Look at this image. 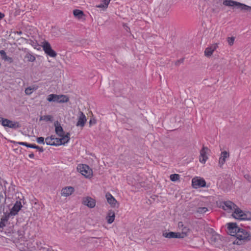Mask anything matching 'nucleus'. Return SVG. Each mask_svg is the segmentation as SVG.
Segmentation results:
<instances>
[{"instance_id":"1","label":"nucleus","mask_w":251,"mask_h":251,"mask_svg":"<svg viewBox=\"0 0 251 251\" xmlns=\"http://www.w3.org/2000/svg\"><path fill=\"white\" fill-rule=\"evenodd\" d=\"M235 237L237 239L234 241L233 243L239 245L251 240L250 233L246 229L242 228H240L239 230H238Z\"/></svg>"},{"instance_id":"2","label":"nucleus","mask_w":251,"mask_h":251,"mask_svg":"<svg viewBox=\"0 0 251 251\" xmlns=\"http://www.w3.org/2000/svg\"><path fill=\"white\" fill-rule=\"evenodd\" d=\"M232 215L234 218L240 220H251V212L244 211L239 208L238 206L236 207Z\"/></svg>"},{"instance_id":"3","label":"nucleus","mask_w":251,"mask_h":251,"mask_svg":"<svg viewBox=\"0 0 251 251\" xmlns=\"http://www.w3.org/2000/svg\"><path fill=\"white\" fill-rule=\"evenodd\" d=\"M223 4L226 6H237L238 7L240 8L242 10L249 11H251V6L232 0H224Z\"/></svg>"},{"instance_id":"4","label":"nucleus","mask_w":251,"mask_h":251,"mask_svg":"<svg viewBox=\"0 0 251 251\" xmlns=\"http://www.w3.org/2000/svg\"><path fill=\"white\" fill-rule=\"evenodd\" d=\"M48 101L51 102H57L59 103H63L68 102L69 100V98L63 95H57L56 94H50L47 98Z\"/></svg>"},{"instance_id":"5","label":"nucleus","mask_w":251,"mask_h":251,"mask_svg":"<svg viewBox=\"0 0 251 251\" xmlns=\"http://www.w3.org/2000/svg\"><path fill=\"white\" fill-rule=\"evenodd\" d=\"M42 43L43 49L47 55L51 57H55L56 56L57 53L52 49L50 44L49 42L45 41Z\"/></svg>"},{"instance_id":"6","label":"nucleus","mask_w":251,"mask_h":251,"mask_svg":"<svg viewBox=\"0 0 251 251\" xmlns=\"http://www.w3.org/2000/svg\"><path fill=\"white\" fill-rule=\"evenodd\" d=\"M0 122L1 125L4 127H8L13 129H16L21 127L20 125L18 122L12 121L7 119L1 118Z\"/></svg>"},{"instance_id":"7","label":"nucleus","mask_w":251,"mask_h":251,"mask_svg":"<svg viewBox=\"0 0 251 251\" xmlns=\"http://www.w3.org/2000/svg\"><path fill=\"white\" fill-rule=\"evenodd\" d=\"M78 169L80 173L86 178H90L92 176V170L87 165L82 164L79 166Z\"/></svg>"},{"instance_id":"8","label":"nucleus","mask_w":251,"mask_h":251,"mask_svg":"<svg viewBox=\"0 0 251 251\" xmlns=\"http://www.w3.org/2000/svg\"><path fill=\"white\" fill-rule=\"evenodd\" d=\"M227 232L232 236H235L236 233L238 232L240 229L236 223H229L227 224Z\"/></svg>"},{"instance_id":"9","label":"nucleus","mask_w":251,"mask_h":251,"mask_svg":"<svg viewBox=\"0 0 251 251\" xmlns=\"http://www.w3.org/2000/svg\"><path fill=\"white\" fill-rule=\"evenodd\" d=\"M221 206L224 210L230 212L235 210L237 205L232 201H228L223 202L221 203Z\"/></svg>"},{"instance_id":"10","label":"nucleus","mask_w":251,"mask_h":251,"mask_svg":"<svg viewBox=\"0 0 251 251\" xmlns=\"http://www.w3.org/2000/svg\"><path fill=\"white\" fill-rule=\"evenodd\" d=\"M192 185L194 188L204 187L206 186V182L203 178H194L192 180Z\"/></svg>"},{"instance_id":"11","label":"nucleus","mask_w":251,"mask_h":251,"mask_svg":"<svg viewBox=\"0 0 251 251\" xmlns=\"http://www.w3.org/2000/svg\"><path fill=\"white\" fill-rule=\"evenodd\" d=\"M82 203L89 208H93L96 205V201L90 197H84L82 199Z\"/></svg>"},{"instance_id":"12","label":"nucleus","mask_w":251,"mask_h":251,"mask_svg":"<svg viewBox=\"0 0 251 251\" xmlns=\"http://www.w3.org/2000/svg\"><path fill=\"white\" fill-rule=\"evenodd\" d=\"M208 150L207 147H203L202 149L200 151V162L204 164L206 161L208 159V157L206 155L207 151Z\"/></svg>"},{"instance_id":"13","label":"nucleus","mask_w":251,"mask_h":251,"mask_svg":"<svg viewBox=\"0 0 251 251\" xmlns=\"http://www.w3.org/2000/svg\"><path fill=\"white\" fill-rule=\"evenodd\" d=\"M22 207V205L21 202L20 201H16L11 208L9 214L11 215H15L17 214Z\"/></svg>"},{"instance_id":"14","label":"nucleus","mask_w":251,"mask_h":251,"mask_svg":"<svg viewBox=\"0 0 251 251\" xmlns=\"http://www.w3.org/2000/svg\"><path fill=\"white\" fill-rule=\"evenodd\" d=\"M79 115L76 126H80L81 127H83L85 124L87 119L85 115L82 112L79 111Z\"/></svg>"},{"instance_id":"15","label":"nucleus","mask_w":251,"mask_h":251,"mask_svg":"<svg viewBox=\"0 0 251 251\" xmlns=\"http://www.w3.org/2000/svg\"><path fill=\"white\" fill-rule=\"evenodd\" d=\"M217 44H214L211 45L210 46L206 48L204 51V55L206 57H210L213 54V52L218 48Z\"/></svg>"},{"instance_id":"16","label":"nucleus","mask_w":251,"mask_h":251,"mask_svg":"<svg viewBox=\"0 0 251 251\" xmlns=\"http://www.w3.org/2000/svg\"><path fill=\"white\" fill-rule=\"evenodd\" d=\"M75 191L74 187L71 186L63 188L61 190V195L64 197L70 196Z\"/></svg>"},{"instance_id":"17","label":"nucleus","mask_w":251,"mask_h":251,"mask_svg":"<svg viewBox=\"0 0 251 251\" xmlns=\"http://www.w3.org/2000/svg\"><path fill=\"white\" fill-rule=\"evenodd\" d=\"M229 156V153L226 151H222L221 152V156L219 160V165L220 168L222 167V166L226 162V160L227 158Z\"/></svg>"},{"instance_id":"18","label":"nucleus","mask_w":251,"mask_h":251,"mask_svg":"<svg viewBox=\"0 0 251 251\" xmlns=\"http://www.w3.org/2000/svg\"><path fill=\"white\" fill-rule=\"evenodd\" d=\"M163 236L168 238H182L180 232H165L163 233Z\"/></svg>"},{"instance_id":"19","label":"nucleus","mask_w":251,"mask_h":251,"mask_svg":"<svg viewBox=\"0 0 251 251\" xmlns=\"http://www.w3.org/2000/svg\"><path fill=\"white\" fill-rule=\"evenodd\" d=\"M54 126L56 134L59 136H62L64 132L62 127L61 126V125L58 121H57L54 122Z\"/></svg>"},{"instance_id":"20","label":"nucleus","mask_w":251,"mask_h":251,"mask_svg":"<svg viewBox=\"0 0 251 251\" xmlns=\"http://www.w3.org/2000/svg\"><path fill=\"white\" fill-rule=\"evenodd\" d=\"M0 55L2 60L5 61H7L9 63H12L13 62V59L12 57H9L6 55V53L4 50H0Z\"/></svg>"},{"instance_id":"21","label":"nucleus","mask_w":251,"mask_h":251,"mask_svg":"<svg viewBox=\"0 0 251 251\" xmlns=\"http://www.w3.org/2000/svg\"><path fill=\"white\" fill-rule=\"evenodd\" d=\"M105 196H106L107 202L110 205H111V206H112L113 207L115 206L116 203L117 202V201L112 196V195L110 193H107L106 194Z\"/></svg>"},{"instance_id":"22","label":"nucleus","mask_w":251,"mask_h":251,"mask_svg":"<svg viewBox=\"0 0 251 251\" xmlns=\"http://www.w3.org/2000/svg\"><path fill=\"white\" fill-rule=\"evenodd\" d=\"M115 214L113 210L109 211L106 217L107 222L108 224L112 223L115 219Z\"/></svg>"},{"instance_id":"23","label":"nucleus","mask_w":251,"mask_h":251,"mask_svg":"<svg viewBox=\"0 0 251 251\" xmlns=\"http://www.w3.org/2000/svg\"><path fill=\"white\" fill-rule=\"evenodd\" d=\"M110 0H101V3L97 5L96 7L101 8L103 10H105L109 3Z\"/></svg>"},{"instance_id":"24","label":"nucleus","mask_w":251,"mask_h":251,"mask_svg":"<svg viewBox=\"0 0 251 251\" xmlns=\"http://www.w3.org/2000/svg\"><path fill=\"white\" fill-rule=\"evenodd\" d=\"M70 134L69 132L67 133L66 134L64 135V133L63 134V135L62 136H60L61 141H62V144H65L66 143H67L69 142L70 138Z\"/></svg>"},{"instance_id":"25","label":"nucleus","mask_w":251,"mask_h":251,"mask_svg":"<svg viewBox=\"0 0 251 251\" xmlns=\"http://www.w3.org/2000/svg\"><path fill=\"white\" fill-rule=\"evenodd\" d=\"M73 14L75 17L78 19H82L84 15L83 12L78 9L74 10L73 11Z\"/></svg>"},{"instance_id":"26","label":"nucleus","mask_w":251,"mask_h":251,"mask_svg":"<svg viewBox=\"0 0 251 251\" xmlns=\"http://www.w3.org/2000/svg\"><path fill=\"white\" fill-rule=\"evenodd\" d=\"M8 219L9 216L6 215L2 217L1 218L0 222V228H3L4 226H5V223L8 221Z\"/></svg>"},{"instance_id":"27","label":"nucleus","mask_w":251,"mask_h":251,"mask_svg":"<svg viewBox=\"0 0 251 251\" xmlns=\"http://www.w3.org/2000/svg\"><path fill=\"white\" fill-rule=\"evenodd\" d=\"M25 58L27 59L29 62H34L36 59L35 57L29 52L26 53Z\"/></svg>"},{"instance_id":"28","label":"nucleus","mask_w":251,"mask_h":251,"mask_svg":"<svg viewBox=\"0 0 251 251\" xmlns=\"http://www.w3.org/2000/svg\"><path fill=\"white\" fill-rule=\"evenodd\" d=\"M181 230L182 232L180 233V235L182 238H183L188 235L190 229L188 227L185 226L182 228Z\"/></svg>"},{"instance_id":"29","label":"nucleus","mask_w":251,"mask_h":251,"mask_svg":"<svg viewBox=\"0 0 251 251\" xmlns=\"http://www.w3.org/2000/svg\"><path fill=\"white\" fill-rule=\"evenodd\" d=\"M52 119V117L50 115H45L43 116H41L40 118V121H51Z\"/></svg>"},{"instance_id":"30","label":"nucleus","mask_w":251,"mask_h":251,"mask_svg":"<svg viewBox=\"0 0 251 251\" xmlns=\"http://www.w3.org/2000/svg\"><path fill=\"white\" fill-rule=\"evenodd\" d=\"M208 211V209L206 207H198L197 210V212L201 214L205 213Z\"/></svg>"},{"instance_id":"31","label":"nucleus","mask_w":251,"mask_h":251,"mask_svg":"<svg viewBox=\"0 0 251 251\" xmlns=\"http://www.w3.org/2000/svg\"><path fill=\"white\" fill-rule=\"evenodd\" d=\"M170 179L172 181H176L179 179L180 176L178 174H172L170 176Z\"/></svg>"},{"instance_id":"32","label":"nucleus","mask_w":251,"mask_h":251,"mask_svg":"<svg viewBox=\"0 0 251 251\" xmlns=\"http://www.w3.org/2000/svg\"><path fill=\"white\" fill-rule=\"evenodd\" d=\"M220 237L219 235H212L211 237V242L215 243L218 242L219 240H220Z\"/></svg>"},{"instance_id":"33","label":"nucleus","mask_w":251,"mask_h":251,"mask_svg":"<svg viewBox=\"0 0 251 251\" xmlns=\"http://www.w3.org/2000/svg\"><path fill=\"white\" fill-rule=\"evenodd\" d=\"M62 145L60 138H56L53 141V146H58Z\"/></svg>"},{"instance_id":"34","label":"nucleus","mask_w":251,"mask_h":251,"mask_svg":"<svg viewBox=\"0 0 251 251\" xmlns=\"http://www.w3.org/2000/svg\"><path fill=\"white\" fill-rule=\"evenodd\" d=\"M33 90L34 88H31V87H27L25 90V93L27 95H29L32 93Z\"/></svg>"},{"instance_id":"35","label":"nucleus","mask_w":251,"mask_h":251,"mask_svg":"<svg viewBox=\"0 0 251 251\" xmlns=\"http://www.w3.org/2000/svg\"><path fill=\"white\" fill-rule=\"evenodd\" d=\"M234 40L235 37H228L227 38V41L229 46H232L233 45Z\"/></svg>"},{"instance_id":"36","label":"nucleus","mask_w":251,"mask_h":251,"mask_svg":"<svg viewBox=\"0 0 251 251\" xmlns=\"http://www.w3.org/2000/svg\"><path fill=\"white\" fill-rule=\"evenodd\" d=\"M15 143L19 144V145L26 146V147H28V148H30L31 145V144H28L26 142H15Z\"/></svg>"},{"instance_id":"37","label":"nucleus","mask_w":251,"mask_h":251,"mask_svg":"<svg viewBox=\"0 0 251 251\" xmlns=\"http://www.w3.org/2000/svg\"><path fill=\"white\" fill-rule=\"evenodd\" d=\"M45 141H46V144L48 145L53 146V141H52L50 138H49L48 137L45 139Z\"/></svg>"},{"instance_id":"38","label":"nucleus","mask_w":251,"mask_h":251,"mask_svg":"<svg viewBox=\"0 0 251 251\" xmlns=\"http://www.w3.org/2000/svg\"><path fill=\"white\" fill-rule=\"evenodd\" d=\"M36 140L39 144H45L44 138L43 137H37Z\"/></svg>"},{"instance_id":"39","label":"nucleus","mask_w":251,"mask_h":251,"mask_svg":"<svg viewBox=\"0 0 251 251\" xmlns=\"http://www.w3.org/2000/svg\"><path fill=\"white\" fill-rule=\"evenodd\" d=\"M178 226L180 229H182V228L185 227V226H184L183 222H179L178 223Z\"/></svg>"},{"instance_id":"40","label":"nucleus","mask_w":251,"mask_h":251,"mask_svg":"<svg viewBox=\"0 0 251 251\" xmlns=\"http://www.w3.org/2000/svg\"><path fill=\"white\" fill-rule=\"evenodd\" d=\"M183 60H184L183 59H181L180 60H177L175 63V65H177V66L179 65L180 63H181L183 62Z\"/></svg>"},{"instance_id":"41","label":"nucleus","mask_w":251,"mask_h":251,"mask_svg":"<svg viewBox=\"0 0 251 251\" xmlns=\"http://www.w3.org/2000/svg\"><path fill=\"white\" fill-rule=\"evenodd\" d=\"M96 121L95 120H90L89 121V125L91 126L92 124H95Z\"/></svg>"},{"instance_id":"42","label":"nucleus","mask_w":251,"mask_h":251,"mask_svg":"<svg viewBox=\"0 0 251 251\" xmlns=\"http://www.w3.org/2000/svg\"><path fill=\"white\" fill-rule=\"evenodd\" d=\"M37 150H39V151L41 152H42L44 151V149L42 147H38V149Z\"/></svg>"},{"instance_id":"43","label":"nucleus","mask_w":251,"mask_h":251,"mask_svg":"<svg viewBox=\"0 0 251 251\" xmlns=\"http://www.w3.org/2000/svg\"><path fill=\"white\" fill-rule=\"evenodd\" d=\"M28 156L30 158H33L34 157V154L33 153H31L28 155Z\"/></svg>"},{"instance_id":"44","label":"nucleus","mask_w":251,"mask_h":251,"mask_svg":"<svg viewBox=\"0 0 251 251\" xmlns=\"http://www.w3.org/2000/svg\"><path fill=\"white\" fill-rule=\"evenodd\" d=\"M4 15L3 13L0 12V20L2 19L4 17Z\"/></svg>"},{"instance_id":"45","label":"nucleus","mask_w":251,"mask_h":251,"mask_svg":"<svg viewBox=\"0 0 251 251\" xmlns=\"http://www.w3.org/2000/svg\"><path fill=\"white\" fill-rule=\"evenodd\" d=\"M49 138H50L52 141H54L56 138H55L54 136L51 135L50 137H48Z\"/></svg>"},{"instance_id":"46","label":"nucleus","mask_w":251,"mask_h":251,"mask_svg":"<svg viewBox=\"0 0 251 251\" xmlns=\"http://www.w3.org/2000/svg\"><path fill=\"white\" fill-rule=\"evenodd\" d=\"M36 145L35 144H31L30 148L35 149V147H36Z\"/></svg>"},{"instance_id":"47","label":"nucleus","mask_w":251,"mask_h":251,"mask_svg":"<svg viewBox=\"0 0 251 251\" xmlns=\"http://www.w3.org/2000/svg\"><path fill=\"white\" fill-rule=\"evenodd\" d=\"M245 176V177L246 179H249V178H250V176H249V175H245V176Z\"/></svg>"},{"instance_id":"48","label":"nucleus","mask_w":251,"mask_h":251,"mask_svg":"<svg viewBox=\"0 0 251 251\" xmlns=\"http://www.w3.org/2000/svg\"><path fill=\"white\" fill-rule=\"evenodd\" d=\"M3 199V195L2 194H0V201H1V200Z\"/></svg>"},{"instance_id":"49","label":"nucleus","mask_w":251,"mask_h":251,"mask_svg":"<svg viewBox=\"0 0 251 251\" xmlns=\"http://www.w3.org/2000/svg\"><path fill=\"white\" fill-rule=\"evenodd\" d=\"M38 147H39L38 146L36 145V147H35V149H38Z\"/></svg>"},{"instance_id":"50","label":"nucleus","mask_w":251,"mask_h":251,"mask_svg":"<svg viewBox=\"0 0 251 251\" xmlns=\"http://www.w3.org/2000/svg\"><path fill=\"white\" fill-rule=\"evenodd\" d=\"M47 251H51L50 250L48 249Z\"/></svg>"}]
</instances>
